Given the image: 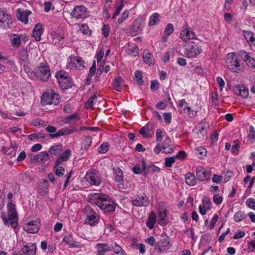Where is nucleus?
<instances>
[{
  "label": "nucleus",
  "mask_w": 255,
  "mask_h": 255,
  "mask_svg": "<svg viewBox=\"0 0 255 255\" xmlns=\"http://www.w3.org/2000/svg\"><path fill=\"white\" fill-rule=\"evenodd\" d=\"M86 214V219L85 223L91 226H96L99 222L100 217L96 211L93 209L89 205L86 206L83 210Z\"/></svg>",
  "instance_id": "1"
},
{
  "label": "nucleus",
  "mask_w": 255,
  "mask_h": 255,
  "mask_svg": "<svg viewBox=\"0 0 255 255\" xmlns=\"http://www.w3.org/2000/svg\"><path fill=\"white\" fill-rule=\"evenodd\" d=\"M56 77L62 89H68L73 86L74 83L71 78L68 76L65 72L63 71H59L56 73Z\"/></svg>",
  "instance_id": "2"
},
{
  "label": "nucleus",
  "mask_w": 255,
  "mask_h": 255,
  "mask_svg": "<svg viewBox=\"0 0 255 255\" xmlns=\"http://www.w3.org/2000/svg\"><path fill=\"white\" fill-rule=\"evenodd\" d=\"M225 65L226 67L230 70L239 73L240 69V63L237 55L234 53H228L225 58Z\"/></svg>",
  "instance_id": "3"
},
{
  "label": "nucleus",
  "mask_w": 255,
  "mask_h": 255,
  "mask_svg": "<svg viewBox=\"0 0 255 255\" xmlns=\"http://www.w3.org/2000/svg\"><path fill=\"white\" fill-rule=\"evenodd\" d=\"M60 96L53 90L49 92H44L41 96L42 105H57L60 102Z\"/></svg>",
  "instance_id": "4"
},
{
  "label": "nucleus",
  "mask_w": 255,
  "mask_h": 255,
  "mask_svg": "<svg viewBox=\"0 0 255 255\" xmlns=\"http://www.w3.org/2000/svg\"><path fill=\"white\" fill-rule=\"evenodd\" d=\"M84 178L91 186H99L101 183V176L95 169L88 170Z\"/></svg>",
  "instance_id": "5"
},
{
  "label": "nucleus",
  "mask_w": 255,
  "mask_h": 255,
  "mask_svg": "<svg viewBox=\"0 0 255 255\" xmlns=\"http://www.w3.org/2000/svg\"><path fill=\"white\" fill-rule=\"evenodd\" d=\"M13 24L11 16L0 8V27L6 30L11 28Z\"/></svg>",
  "instance_id": "6"
},
{
  "label": "nucleus",
  "mask_w": 255,
  "mask_h": 255,
  "mask_svg": "<svg viewBox=\"0 0 255 255\" xmlns=\"http://www.w3.org/2000/svg\"><path fill=\"white\" fill-rule=\"evenodd\" d=\"M171 247L169 237L165 234H162L160 239L155 243V249L159 252H162L164 250L169 249Z\"/></svg>",
  "instance_id": "7"
},
{
  "label": "nucleus",
  "mask_w": 255,
  "mask_h": 255,
  "mask_svg": "<svg viewBox=\"0 0 255 255\" xmlns=\"http://www.w3.org/2000/svg\"><path fill=\"white\" fill-rule=\"evenodd\" d=\"M84 61L81 57H76L74 56H71L68 58V62L67 66L72 69L77 68L79 70H83L85 68Z\"/></svg>",
  "instance_id": "8"
},
{
  "label": "nucleus",
  "mask_w": 255,
  "mask_h": 255,
  "mask_svg": "<svg viewBox=\"0 0 255 255\" xmlns=\"http://www.w3.org/2000/svg\"><path fill=\"white\" fill-rule=\"evenodd\" d=\"M41 225L40 220L37 219L35 221H32L23 225V230L29 234H36L38 233Z\"/></svg>",
  "instance_id": "9"
},
{
  "label": "nucleus",
  "mask_w": 255,
  "mask_h": 255,
  "mask_svg": "<svg viewBox=\"0 0 255 255\" xmlns=\"http://www.w3.org/2000/svg\"><path fill=\"white\" fill-rule=\"evenodd\" d=\"M37 77L42 81H46L50 76L49 67L47 66H37L35 69Z\"/></svg>",
  "instance_id": "10"
},
{
  "label": "nucleus",
  "mask_w": 255,
  "mask_h": 255,
  "mask_svg": "<svg viewBox=\"0 0 255 255\" xmlns=\"http://www.w3.org/2000/svg\"><path fill=\"white\" fill-rule=\"evenodd\" d=\"M202 51V49L197 45L188 44L185 49V54L188 58H195L199 55Z\"/></svg>",
  "instance_id": "11"
},
{
  "label": "nucleus",
  "mask_w": 255,
  "mask_h": 255,
  "mask_svg": "<svg viewBox=\"0 0 255 255\" xmlns=\"http://www.w3.org/2000/svg\"><path fill=\"white\" fill-rule=\"evenodd\" d=\"M102 203L99 204V208L105 213H110L114 212L116 208V205L107 196V198L104 199Z\"/></svg>",
  "instance_id": "12"
},
{
  "label": "nucleus",
  "mask_w": 255,
  "mask_h": 255,
  "mask_svg": "<svg viewBox=\"0 0 255 255\" xmlns=\"http://www.w3.org/2000/svg\"><path fill=\"white\" fill-rule=\"evenodd\" d=\"M183 30L180 33V38L185 41H187L191 39H196V35L195 33L190 30L187 23L185 24L183 27Z\"/></svg>",
  "instance_id": "13"
},
{
  "label": "nucleus",
  "mask_w": 255,
  "mask_h": 255,
  "mask_svg": "<svg viewBox=\"0 0 255 255\" xmlns=\"http://www.w3.org/2000/svg\"><path fill=\"white\" fill-rule=\"evenodd\" d=\"M133 206L137 207H146L149 203V199L145 193L137 195L136 198L131 201Z\"/></svg>",
  "instance_id": "14"
},
{
  "label": "nucleus",
  "mask_w": 255,
  "mask_h": 255,
  "mask_svg": "<svg viewBox=\"0 0 255 255\" xmlns=\"http://www.w3.org/2000/svg\"><path fill=\"white\" fill-rule=\"evenodd\" d=\"M64 38V34L61 32H52L48 36V39L50 43L55 46L58 45L60 41Z\"/></svg>",
  "instance_id": "15"
},
{
  "label": "nucleus",
  "mask_w": 255,
  "mask_h": 255,
  "mask_svg": "<svg viewBox=\"0 0 255 255\" xmlns=\"http://www.w3.org/2000/svg\"><path fill=\"white\" fill-rule=\"evenodd\" d=\"M87 8L83 5L75 6L71 13V15L76 19L83 18L86 16Z\"/></svg>",
  "instance_id": "16"
},
{
  "label": "nucleus",
  "mask_w": 255,
  "mask_h": 255,
  "mask_svg": "<svg viewBox=\"0 0 255 255\" xmlns=\"http://www.w3.org/2000/svg\"><path fill=\"white\" fill-rule=\"evenodd\" d=\"M88 198L91 203L99 206L104 199L107 198V195L102 193H94L90 194L88 195Z\"/></svg>",
  "instance_id": "17"
},
{
  "label": "nucleus",
  "mask_w": 255,
  "mask_h": 255,
  "mask_svg": "<svg viewBox=\"0 0 255 255\" xmlns=\"http://www.w3.org/2000/svg\"><path fill=\"white\" fill-rule=\"evenodd\" d=\"M196 171L197 178L200 181H204L210 179V173L204 168L201 166H198L196 168Z\"/></svg>",
  "instance_id": "18"
},
{
  "label": "nucleus",
  "mask_w": 255,
  "mask_h": 255,
  "mask_svg": "<svg viewBox=\"0 0 255 255\" xmlns=\"http://www.w3.org/2000/svg\"><path fill=\"white\" fill-rule=\"evenodd\" d=\"M77 131L78 129H76L74 127H73L71 128H64L60 129L57 132L54 134H49V136L51 138H54L64 135H68Z\"/></svg>",
  "instance_id": "19"
},
{
  "label": "nucleus",
  "mask_w": 255,
  "mask_h": 255,
  "mask_svg": "<svg viewBox=\"0 0 255 255\" xmlns=\"http://www.w3.org/2000/svg\"><path fill=\"white\" fill-rule=\"evenodd\" d=\"M21 251L24 255H35L36 245L34 243H27L23 246Z\"/></svg>",
  "instance_id": "20"
},
{
  "label": "nucleus",
  "mask_w": 255,
  "mask_h": 255,
  "mask_svg": "<svg viewBox=\"0 0 255 255\" xmlns=\"http://www.w3.org/2000/svg\"><path fill=\"white\" fill-rule=\"evenodd\" d=\"M31 13V11L29 10L19 8L17 10L16 17L21 22L26 24L28 22V16Z\"/></svg>",
  "instance_id": "21"
},
{
  "label": "nucleus",
  "mask_w": 255,
  "mask_h": 255,
  "mask_svg": "<svg viewBox=\"0 0 255 255\" xmlns=\"http://www.w3.org/2000/svg\"><path fill=\"white\" fill-rule=\"evenodd\" d=\"M114 171V180L118 183V185L120 186V185L123 186L124 182L123 171L119 168H115L113 169Z\"/></svg>",
  "instance_id": "22"
},
{
  "label": "nucleus",
  "mask_w": 255,
  "mask_h": 255,
  "mask_svg": "<svg viewBox=\"0 0 255 255\" xmlns=\"http://www.w3.org/2000/svg\"><path fill=\"white\" fill-rule=\"evenodd\" d=\"M63 242L68 245L70 248H80L81 247L80 244L75 241L73 236L70 234L65 236L63 239Z\"/></svg>",
  "instance_id": "23"
},
{
  "label": "nucleus",
  "mask_w": 255,
  "mask_h": 255,
  "mask_svg": "<svg viewBox=\"0 0 255 255\" xmlns=\"http://www.w3.org/2000/svg\"><path fill=\"white\" fill-rule=\"evenodd\" d=\"M167 214V210L163 209L162 208L159 207L158 211V224L162 226H165L167 225V222L165 221V218Z\"/></svg>",
  "instance_id": "24"
},
{
  "label": "nucleus",
  "mask_w": 255,
  "mask_h": 255,
  "mask_svg": "<svg viewBox=\"0 0 255 255\" xmlns=\"http://www.w3.org/2000/svg\"><path fill=\"white\" fill-rule=\"evenodd\" d=\"M235 93L243 98H247L249 95V90L244 85H239L235 87Z\"/></svg>",
  "instance_id": "25"
},
{
  "label": "nucleus",
  "mask_w": 255,
  "mask_h": 255,
  "mask_svg": "<svg viewBox=\"0 0 255 255\" xmlns=\"http://www.w3.org/2000/svg\"><path fill=\"white\" fill-rule=\"evenodd\" d=\"M7 215L11 226L14 229L16 228L18 225L17 221V214L16 210L8 211Z\"/></svg>",
  "instance_id": "26"
},
{
  "label": "nucleus",
  "mask_w": 255,
  "mask_h": 255,
  "mask_svg": "<svg viewBox=\"0 0 255 255\" xmlns=\"http://www.w3.org/2000/svg\"><path fill=\"white\" fill-rule=\"evenodd\" d=\"M174 28L172 23H168L165 27L164 33L161 37L162 42H166L167 38L174 31Z\"/></svg>",
  "instance_id": "27"
},
{
  "label": "nucleus",
  "mask_w": 255,
  "mask_h": 255,
  "mask_svg": "<svg viewBox=\"0 0 255 255\" xmlns=\"http://www.w3.org/2000/svg\"><path fill=\"white\" fill-rule=\"evenodd\" d=\"M96 247L98 249L97 255H104L106 252L112 251L111 247L107 244L99 243L96 245Z\"/></svg>",
  "instance_id": "28"
},
{
  "label": "nucleus",
  "mask_w": 255,
  "mask_h": 255,
  "mask_svg": "<svg viewBox=\"0 0 255 255\" xmlns=\"http://www.w3.org/2000/svg\"><path fill=\"white\" fill-rule=\"evenodd\" d=\"M43 33L42 25L41 24H36L33 30V36L37 41H39L41 39V35Z\"/></svg>",
  "instance_id": "29"
},
{
  "label": "nucleus",
  "mask_w": 255,
  "mask_h": 255,
  "mask_svg": "<svg viewBox=\"0 0 255 255\" xmlns=\"http://www.w3.org/2000/svg\"><path fill=\"white\" fill-rule=\"evenodd\" d=\"M244 36L250 45L255 47V37L254 36V33L250 31H243Z\"/></svg>",
  "instance_id": "30"
},
{
  "label": "nucleus",
  "mask_w": 255,
  "mask_h": 255,
  "mask_svg": "<svg viewBox=\"0 0 255 255\" xmlns=\"http://www.w3.org/2000/svg\"><path fill=\"white\" fill-rule=\"evenodd\" d=\"M124 82L122 77L121 76L116 77L112 83L113 88L118 92H121Z\"/></svg>",
  "instance_id": "31"
},
{
  "label": "nucleus",
  "mask_w": 255,
  "mask_h": 255,
  "mask_svg": "<svg viewBox=\"0 0 255 255\" xmlns=\"http://www.w3.org/2000/svg\"><path fill=\"white\" fill-rule=\"evenodd\" d=\"M156 221V213L154 211H152L148 217L146 225L150 229H152L154 227Z\"/></svg>",
  "instance_id": "32"
},
{
  "label": "nucleus",
  "mask_w": 255,
  "mask_h": 255,
  "mask_svg": "<svg viewBox=\"0 0 255 255\" xmlns=\"http://www.w3.org/2000/svg\"><path fill=\"white\" fill-rule=\"evenodd\" d=\"M142 169H146V174L148 172H159L160 168L156 166L150 164L147 165L144 160L142 159Z\"/></svg>",
  "instance_id": "33"
},
{
  "label": "nucleus",
  "mask_w": 255,
  "mask_h": 255,
  "mask_svg": "<svg viewBox=\"0 0 255 255\" xmlns=\"http://www.w3.org/2000/svg\"><path fill=\"white\" fill-rule=\"evenodd\" d=\"M196 177L194 174L191 173H188L185 176V182L189 186H194L196 183Z\"/></svg>",
  "instance_id": "34"
},
{
  "label": "nucleus",
  "mask_w": 255,
  "mask_h": 255,
  "mask_svg": "<svg viewBox=\"0 0 255 255\" xmlns=\"http://www.w3.org/2000/svg\"><path fill=\"white\" fill-rule=\"evenodd\" d=\"M18 57L23 62H28V54L27 48L20 49L18 54Z\"/></svg>",
  "instance_id": "35"
},
{
  "label": "nucleus",
  "mask_w": 255,
  "mask_h": 255,
  "mask_svg": "<svg viewBox=\"0 0 255 255\" xmlns=\"http://www.w3.org/2000/svg\"><path fill=\"white\" fill-rule=\"evenodd\" d=\"M11 43L13 47L17 48L20 46L21 41V38L18 34H13L11 37Z\"/></svg>",
  "instance_id": "36"
},
{
  "label": "nucleus",
  "mask_w": 255,
  "mask_h": 255,
  "mask_svg": "<svg viewBox=\"0 0 255 255\" xmlns=\"http://www.w3.org/2000/svg\"><path fill=\"white\" fill-rule=\"evenodd\" d=\"M142 32V25L141 23H138L137 21L133 22L130 33L133 35H135Z\"/></svg>",
  "instance_id": "37"
},
{
  "label": "nucleus",
  "mask_w": 255,
  "mask_h": 255,
  "mask_svg": "<svg viewBox=\"0 0 255 255\" xmlns=\"http://www.w3.org/2000/svg\"><path fill=\"white\" fill-rule=\"evenodd\" d=\"M62 151L61 144H56L51 146L49 149V152L51 154H53L55 156L59 155Z\"/></svg>",
  "instance_id": "38"
},
{
  "label": "nucleus",
  "mask_w": 255,
  "mask_h": 255,
  "mask_svg": "<svg viewBox=\"0 0 255 255\" xmlns=\"http://www.w3.org/2000/svg\"><path fill=\"white\" fill-rule=\"evenodd\" d=\"M97 93H95L85 103V107L87 109L92 108L93 105L97 102Z\"/></svg>",
  "instance_id": "39"
},
{
  "label": "nucleus",
  "mask_w": 255,
  "mask_h": 255,
  "mask_svg": "<svg viewBox=\"0 0 255 255\" xmlns=\"http://www.w3.org/2000/svg\"><path fill=\"white\" fill-rule=\"evenodd\" d=\"M79 120V115L77 113L66 117L64 120V123L65 124H71L75 123Z\"/></svg>",
  "instance_id": "40"
},
{
  "label": "nucleus",
  "mask_w": 255,
  "mask_h": 255,
  "mask_svg": "<svg viewBox=\"0 0 255 255\" xmlns=\"http://www.w3.org/2000/svg\"><path fill=\"white\" fill-rule=\"evenodd\" d=\"M159 21V14L157 12H155L150 16L148 25L149 26H153Z\"/></svg>",
  "instance_id": "41"
},
{
  "label": "nucleus",
  "mask_w": 255,
  "mask_h": 255,
  "mask_svg": "<svg viewBox=\"0 0 255 255\" xmlns=\"http://www.w3.org/2000/svg\"><path fill=\"white\" fill-rule=\"evenodd\" d=\"M143 61L148 65H153L154 64L153 60L151 57V53L148 51H144L143 53Z\"/></svg>",
  "instance_id": "42"
},
{
  "label": "nucleus",
  "mask_w": 255,
  "mask_h": 255,
  "mask_svg": "<svg viewBox=\"0 0 255 255\" xmlns=\"http://www.w3.org/2000/svg\"><path fill=\"white\" fill-rule=\"evenodd\" d=\"M49 159V155L46 151L40 152L38 154V162L44 163Z\"/></svg>",
  "instance_id": "43"
},
{
  "label": "nucleus",
  "mask_w": 255,
  "mask_h": 255,
  "mask_svg": "<svg viewBox=\"0 0 255 255\" xmlns=\"http://www.w3.org/2000/svg\"><path fill=\"white\" fill-rule=\"evenodd\" d=\"M135 79L134 80L138 84L142 85L144 84V82L142 80L143 76L142 73L139 70H136L134 72Z\"/></svg>",
  "instance_id": "44"
},
{
  "label": "nucleus",
  "mask_w": 255,
  "mask_h": 255,
  "mask_svg": "<svg viewBox=\"0 0 255 255\" xmlns=\"http://www.w3.org/2000/svg\"><path fill=\"white\" fill-rule=\"evenodd\" d=\"M246 218L245 213L241 211H239L234 215V220L237 222H240Z\"/></svg>",
  "instance_id": "45"
},
{
  "label": "nucleus",
  "mask_w": 255,
  "mask_h": 255,
  "mask_svg": "<svg viewBox=\"0 0 255 255\" xmlns=\"http://www.w3.org/2000/svg\"><path fill=\"white\" fill-rule=\"evenodd\" d=\"M112 251L117 255H126L125 252L123 250L120 246L118 244H115V246L111 248Z\"/></svg>",
  "instance_id": "46"
},
{
  "label": "nucleus",
  "mask_w": 255,
  "mask_h": 255,
  "mask_svg": "<svg viewBox=\"0 0 255 255\" xmlns=\"http://www.w3.org/2000/svg\"><path fill=\"white\" fill-rule=\"evenodd\" d=\"M110 145L108 142L102 143L98 148V152L100 153H105L109 149Z\"/></svg>",
  "instance_id": "47"
},
{
  "label": "nucleus",
  "mask_w": 255,
  "mask_h": 255,
  "mask_svg": "<svg viewBox=\"0 0 255 255\" xmlns=\"http://www.w3.org/2000/svg\"><path fill=\"white\" fill-rule=\"evenodd\" d=\"M80 29V31L85 35L87 36H90L91 35L92 30L89 29V27L87 24H83Z\"/></svg>",
  "instance_id": "48"
},
{
  "label": "nucleus",
  "mask_w": 255,
  "mask_h": 255,
  "mask_svg": "<svg viewBox=\"0 0 255 255\" xmlns=\"http://www.w3.org/2000/svg\"><path fill=\"white\" fill-rule=\"evenodd\" d=\"M206 154L207 150L204 147L200 146L196 148V154L199 156V158H203L204 156L206 155Z\"/></svg>",
  "instance_id": "49"
},
{
  "label": "nucleus",
  "mask_w": 255,
  "mask_h": 255,
  "mask_svg": "<svg viewBox=\"0 0 255 255\" xmlns=\"http://www.w3.org/2000/svg\"><path fill=\"white\" fill-rule=\"evenodd\" d=\"M176 160L175 156L166 157L165 159V166L167 167H171L172 164L175 162Z\"/></svg>",
  "instance_id": "50"
},
{
  "label": "nucleus",
  "mask_w": 255,
  "mask_h": 255,
  "mask_svg": "<svg viewBox=\"0 0 255 255\" xmlns=\"http://www.w3.org/2000/svg\"><path fill=\"white\" fill-rule=\"evenodd\" d=\"M54 171L56 175L62 177L64 175L65 169L62 166H57L54 167Z\"/></svg>",
  "instance_id": "51"
},
{
  "label": "nucleus",
  "mask_w": 255,
  "mask_h": 255,
  "mask_svg": "<svg viewBox=\"0 0 255 255\" xmlns=\"http://www.w3.org/2000/svg\"><path fill=\"white\" fill-rule=\"evenodd\" d=\"M202 206L207 209H210L211 208V203L210 199L208 197L205 196L203 197Z\"/></svg>",
  "instance_id": "52"
},
{
  "label": "nucleus",
  "mask_w": 255,
  "mask_h": 255,
  "mask_svg": "<svg viewBox=\"0 0 255 255\" xmlns=\"http://www.w3.org/2000/svg\"><path fill=\"white\" fill-rule=\"evenodd\" d=\"M71 155V150L69 149H67L63 153H62L60 156L61 158L64 161H66L69 158V157Z\"/></svg>",
  "instance_id": "53"
},
{
  "label": "nucleus",
  "mask_w": 255,
  "mask_h": 255,
  "mask_svg": "<svg viewBox=\"0 0 255 255\" xmlns=\"http://www.w3.org/2000/svg\"><path fill=\"white\" fill-rule=\"evenodd\" d=\"M184 110L186 111V113H187V115L191 118H195L197 115V112L192 110L190 108L188 107H186Z\"/></svg>",
  "instance_id": "54"
},
{
  "label": "nucleus",
  "mask_w": 255,
  "mask_h": 255,
  "mask_svg": "<svg viewBox=\"0 0 255 255\" xmlns=\"http://www.w3.org/2000/svg\"><path fill=\"white\" fill-rule=\"evenodd\" d=\"M133 173L135 174H140L142 172H144V174H146V169H142V165L141 167L140 165L138 164L135 165L132 169Z\"/></svg>",
  "instance_id": "55"
},
{
  "label": "nucleus",
  "mask_w": 255,
  "mask_h": 255,
  "mask_svg": "<svg viewBox=\"0 0 255 255\" xmlns=\"http://www.w3.org/2000/svg\"><path fill=\"white\" fill-rule=\"evenodd\" d=\"M218 218H219V216H218V215H217V214L214 215V216H213V217L212 219V220L211 221L210 225L208 227V228L209 230H212L214 228L215 224L218 221Z\"/></svg>",
  "instance_id": "56"
},
{
  "label": "nucleus",
  "mask_w": 255,
  "mask_h": 255,
  "mask_svg": "<svg viewBox=\"0 0 255 255\" xmlns=\"http://www.w3.org/2000/svg\"><path fill=\"white\" fill-rule=\"evenodd\" d=\"M246 204L248 207L255 210V200L254 199H248L246 202Z\"/></svg>",
  "instance_id": "57"
},
{
  "label": "nucleus",
  "mask_w": 255,
  "mask_h": 255,
  "mask_svg": "<svg viewBox=\"0 0 255 255\" xmlns=\"http://www.w3.org/2000/svg\"><path fill=\"white\" fill-rule=\"evenodd\" d=\"M234 145L232 146V151L233 153L235 154H237L238 153V150L240 148V144L238 140H236L234 141Z\"/></svg>",
  "instance_id": "58"
},
{
  "label": "nucleus",
  "mask_w": 255,
  "mask_h": 255,
  "mask_svg": "<svg viewBox=\"0 0 255 255\" xmlns=\"http://www.w3.org/2000/svg\"><path fill=\"white\" fill-rule=\"evenodd\" d=\"M129 15V12L125 10L122 14L121 17L118 19V22L119 24L122 23L127 18Z\"/></svg>",
  "instance_id": "59"
},
{
  "label": "nucleus",
  "mask_w": 255,
  "mask_h": 255,
  "mask_svg": "<svg viewBox=\"0 0 255 255\" xmlns=\"http://www.w3.org/2000/svg\"><path fill=\"white\" fill-rule=\"evenodd\" d=\"M123 7V1H122L121 4L116 7L115 10L114 11V14L112 17L113 19L115 18L116 16H117L118 15H119L120 14Z\"/></svg>",
  "instance_id": "60"
},
{
  "label": "nucleus",
  "mask_w": 255,
  "mask_h": 255,
  "mask_svg": "<svg viewBox=\"0 0 255 255\" xmlns=\"http://www.w3.org/2000/svg\"><path fill=\"white\" fill-rule=\"evenodd\" d=\"M163 139V131L161 129L158 128L156 130V139L158 142H160Z\"/></svg>",
  "instance_id": "61"
},
{
  "label": "nucleus",
  "mask_w": 255,
  "mask_h": 255,
  "mask_svg": "<svg viewBox=\"0 0 255 255\" xmlns=\"http://www.w3.org/2000/svg\"><path fill=\"white\" fill-rule=\"evenodd\" d=\"M159 83L157 80H152L151 82L150 89L152 91H156L159 89Z\"/></svg>",
  "instance_id": "62"
},
{
  "label": "nucleus",
  "mask_w": 255,
  "mask_h": 255,
  "mask_svg": "<svg viewBox=\"0 0 255 255\" xmlns=\"http://www.w3.org/2000/svg\"><path fill=\"white\" fill-rule=\"evenodd\" d=\"M102 31L105 38H107L109 36L110 27L108 25L104 24Z\"/></svg>",
  "instance_id": "63"
},
{
  "label": "nucleus",
  "mask_w": 255,
  "mask_h": 255,
  "mask_svg": "<svg viewBox=\"0 0 255 255\" xmlns=\"http://www.w3.org/2000/svg\"><path fill=\"white\" fill-rule=\"evenodd\" d=\"M139 133L144 138H149L151 136L150 133L148 132L143 128L139 130Z\"/></svg>",
  "instance_id": "64"
}]
</instances>
